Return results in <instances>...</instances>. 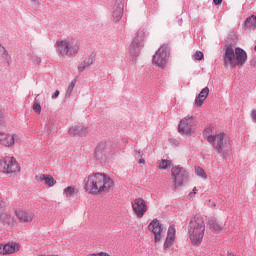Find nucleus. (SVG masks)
Segmentation results:
<instances>
[{
    "mask_svg": "<svg viewBox=\"0 0 256 256\" xmlns=\"http://www.w3.org/2000/svg\"><path fill=\"white\" fill-rule=\"evenodd\" d=\"M109 155H111V146L107 142H100L94 152V158L99 163H105L107 159H109Z\"/></svg>",
    "mask_w": 256,
    "mask_h": 256,
    "instance_id": "9b49d317",
    "label": "nucleus"
},
{
    "mask_svg": "<svg viewBox=\"0 0 256 256\" xmlns=\"http://www.w3.org/2000/svg\"><path fill=\"white\" fill-rule=\"evenodd\" d=\"M0 55L2 56L3 59H7V57H9V53L7 52L5 47H3L1 44H0Z\"/></svg>",
    "mask_w": 256,
    "mask_h": 256,
    "instance_id": "2f4dec72",
    "label": "nucleus"
},
{
    "mask_svg": "<svg viewBox=\"0 0 256 256\" xmlns=\"http://www.w3.org/2000/svg\"><path fill=\"white\" fill-rule=\"evenodd\" d=\"M38 181L44 182V185L46 187H55V184L57 183V180L53 178V176L48 174H42L38 177Z\"/></svg>",
    "mask_w": 256,
    "mask_h": 256,
    "instance_id": "412c9836",
    "label": "nucleus"
},
{
    "mask_svg": "<svg viewBox=\"0 0 256 256\" xmlns=\"http://www.w3.org/2000/svg\"><path fill=\"white\" fill-rule=\"evenodd\" d=\"M245 27L247 29H255L256 28V16L252 15L248 17L245 21Z\"/></svg>",
    "mask_w": 256,
    "mask_h": 256,
    "instance_id": "bb28decb",
    "label": "nucleus"
},
{
    "mask_svg": "<svg viewBox=\"0 0 256 256\" xmlns=\"http://www.w3.org/2000/svg\"><path fill=\"white\" fill-rule=\"evenodd\" d=\"M21 249V244L18 242H8L4 244L5 255H13Z\"/></svg>",
    "mask_w": 256,
    "mask_h": 256,
    "instance_id": "aec40b11",
    "label": "nucleus"
},
{
    "mask_svg": "<svg viewBox=\"0 0 256 256\" xmlns=\"http://www.w3.org/2000/svg\"><path fill=\"white\" fill-rule=\"evenodd\" d=\"M208 225L212 231H215V233H219V231H223V226L217 223L215 220H209Z\"/></svg>",
    "mask_w": 256,
    "mask_h": 256,
    "instance_id": "393cba45",
    "label": "nucleus"
},
{
    "mask_svg": "<svg viewBox=\"0 0 256 256\" xmlns=\"http://www.w3.org/2000/svg\"><path fill=\"white\" fill-rule=\"evenodd\" d=\"M188 237L193 245H201L205 237V219L201 215L191 218L188 225Z\"/></svg>",
    "mask_w": 256,
    "mask_h": 256,
    "instance_id": "20e7f679",
    "label": "nucleus"
},
{
    "mask_svg": "<svg viewBox=\"0 0 256 256\" xmlns=\"http://www.w3.org/2000/svg\"><path fill=\"white\" fill-rule=\"evenodd\" d=\"M215 206H216L215 199H210L208 201V207H215Z\"/></svg>",
    "mask_w": 256,
    "mask_h": 256,
    "instance_id": "c9c22d12",
    "label": "nucleus"
},
{
    "mask_svg": "<svg viewBox=\"0 0 256 256\" xmlns=\"http://www.w3.org/2000/svg\"><path fill=\"white\" fill-rule=\"evenodd\" d=\"M247 62V52L242 48H236L233 50L231 47H227L223 54L224 67H237L243 66Z\"/></svg>",
    "mask_w": 256,
    "mask_h": 256,
    "instance_id": "39448f33",
    "label": "nucleus"
},
{
    "mask_svg": "<svg viewBox=\"0 0 256 256\" xmlns=\"http://www.w3.org/2000/svg\"><path fill=\"white\" fill-rule=\"evenodd\" d=\"M214 5H221L223 3V0H213Z\"/></svg>",
    "mask_w": 256,
    "mask_h": 256,
    "instance_id": "58836bf2",
    "label": "nucleus"
},
{
    "mask_svg": "<svg viewBox=\"0 0 256 256\" xmlns=\"http://www.w3.org/2000/svg\"><path fill=\"white\" fill-rule=\"evenodd\" d=\"M196 131L197 120L195 117L188 115L179 121L178 133L182 135V137H191V135H195Z\"/></svg>",
    "mask_w": 256,
    "mask_h": 256,
    "instance_id": "423d86ee",
    "label": "nucleus"
},
{
    "mask_svg": "<svg viewBox=\"0 0 256 256\" xmlns=\"http://www.w3.org/2000/svg\"><path fill=\"white\" fill-rule=\"evenodd\" d=\"M197 195V187H194L192 191L188 194V199H193Z\"/></svg>",
    "mask_w": 256,
    "mask_h": 256,
    "instance_id": "72a5a7b5",
    "label": "nucleus"
},
{
    "mask_svg": "<svg viewBox=\"0 0 256 256\" xmlns=\"http://www.w3.org/2000/svg\"><path fill=\"white\" fill-rule=\"evenodd\" d=\"M0 224L4 227H8L9 229H13L17 224V220H15L13 215L7 212H0Z\"/></svg>",
    "mask_w": 256,
    "mask_h": 256,
    "instance_id": "dca6fc26",
    "label": "nucleus"
},
{
    "mask_svg": "<svg viewBox=\"0 0 256 256\" xmlns=\"http://www.w3.org/2000/svg\"><path fill=\"white\" fill-rule=\"evenodd\" d=\"M205 139L210 143L220 155H227L231 153V140L225 133L215 134V128L209 126L204 130L203 133Z\"/></svg>",
    "mask_w": 256,
    "mask_h": 256,
    "instance_id": "f03ea898",
    "label": "nucleus"
},
{
    "mask_svg": "<svg viewBox=\"0 0 256 256\" xmlns=\"http://www.w3.org/2000/svg\"><path fill=\"white\" fill-rule=\"evenodd\" d=\"M54 48L59 57H75L81 51V41L73 36L59 38Z\"/></svg>",
    "mask_w": 256,
    "mask_h": 256,
    "instance_id": "7ed1b4c3",
    "label": "nucleus"
},
{
    "mask_svg": "<svg viewBox=\"0 0 256 256\" xmlns=\"http://www.w3.org/2000/svg\"><path fill=\"white\" fill-rule=\"evenodd\" d=\"M123 17V4L118 3L113 6V11H112V20L114 23H118V21H121Z\"/></svg>",
    "mask_w": 256,
    "mask_h": 256,
    "instance_id": "6ab92c4d",
    "label": "nucleus"
},
{
    "mask_svg": "<svg viewBox=\"0 0 256 256\" xmlns=\"http://www.w3.org/2000/svg\"><path fill=\"white\" fill-rule=\"evenodd\" d=\"M9 207V200L0 196V210L5 211Z\"/></svg>",
    "mask_w": 256,
    "mask_h": 256,
    "instance_id": "c756f323",
    "label": "nucleus"
},
{
    "mask_svg": "<svg viewBox=\"0 0 256 256\" xmlns=\"http://www.w3.org/2000/svg\"><path fill=\"white\" fill-rule=\"evenodd\" d=\"M77 84V80H72L67 88L66 97H71L73 93V89H75V85Z\"/></svg>",
    "mask_w": 256,
    "mask_h": 256,
    "instance_id": "c85d7f7f",
    "label": "nucleus"
},
{
    "mask_svg": "<svg viewBox=\"0 0 256 256\" xmlns=\"http://www.w3.org/2000/svg\"><path fill=\"white\" fill-rule=\"evenodd\" d=\"M177 233V230L175 229V226H170L168 228L167 237L164 242V249H169L175 243V235Z\"/></svg>",
    "mask_w": 256,
    "mask_h": 256,
    "instance_id": "a211bd4d",
    "label": "nucleus"
},
{
    "mask_svg": "<svg viewBox=\"0 0 256 256\" xmlns=\"http://www.w3.org/2000/svg\"><path fill=\"white\" fill-rule=\"evenodd\" d=\"M143 41H145V33L141 32L137 34L130 44V53L133 55L143 47Z\"/></svg>",
    "mask_w": 256,
    "mask_h": 256,
    "instance_id": "2eb2a0df",
    "label": "nucleus"
},
{
    "mask_svg": "<svg viewBox=\"0 0 256 256\" xmlns=\"http://www.w3.org/2000/svg\"><path fill=\"white\" fill-rule=\"evenodd\" d=\"M77 194V188L73 186H68L63 190V195L69 199V197H73V195Z\"/></svg>",
    "mask_w": 256,
    "mask_h": 256,
    "instance_id": "a878e982",
    "label": "nucleus"
},
{
    "mask_svg": "<svg viewBox=\"0 0 256 256\" xmlns=\"http://www.w3.org/2000/svg\"><path fill=\"white\" fill-rule=\"evenodd\" d=\"M138 163H139L140 165H145V159L140 158L139 161H138Z\"/></svg>",
    "mask_w": 256,
    "mask_h": 256,
    "instance_id": "ea45409f",
    "label": "nucleus"
},
{
    "mask_svg": "<svg viewBox=\"0 0 256 256\" xmlns=\"http://www.w3.org/2000/svg\"><path fill=\"white\" fill-rule=\"evenodd\" d=\"M203 52L201 51H196L195 54L192 56V58L194 59V61H201L203 60Z\"/></svg>",
    "mask_w": 256,
    "mask_h": 256,
    "instance_id": "7c9ffc66",
    "label": "nucleus"
},
{
    "mask_svg": "<svg viewBox=\"0 0 256 256\" xmlns=\"http://www.w3.org/2000/svg\"><path fill=\"white\" fill-rule=\"evenodd\" d=\"M93 63V57L89 56L85 58L79 65H78V71L79 73H83L85 69H89V66Z\"/></svg>",
    "mask_w": 256,
    "mask_h": 256,
    "instance_id": "5701e85b",
    "label": "nucleus"
},
{
    "mask_svg": "<svg viewBox=\"0 0 256 256\" xmlns=\"http://www.w3.org/2000/svg\"><path fill=\"white\" fill-rule=\"evenodd\" d=\"M148 230L154 235L155 243H159L161 239H163V235H165V230L163 229V225L161 222L155 218L153 219L149 225Z\"/></svg>",
    "mask_w": 256,
    "mask_h": 256,
    "instance_id": "ddd939ff",
    "label": "nucleus"
},
{
    "mask_svg": "<svg viewBox=\"0 0 256 256\" xmlns=\"http://www.w3.org/2000/svg\"><path fill=\"white\" fill-rule=\"evenodd\" d=\"M207 97H209V87L203 88L201 92L198 94V96H196L194 102L195 107H197V109H201Z\"/></svg>",
    "mask_w": 256,
    "mask_h": 256,
    "instance_id": "f3484780",
    "label": "nucleus"
},
{
    "mask_svg": "<svg viewBox=\"0 0 256 256\" xmlns=\"http://www.w3.org/2000/svg\"><path fill=\"white\" fill-rule=\"evenodd\" d=\"M171 177L174 189L183 187L189 181V172L181 166H174L171 168Z\"/></svg>",
    "mask_w": 256,
    "mask_h": 256,
    "instance_id": "6e6552de",
    "label": "nucleus"
},
{
    "mask_svg": "<svg viewBox=\"0 0 256 256\" xmlns=\"http://www.w3.org/2000/svg\"><path fill=\"white\" fill-rule=\"evenodd\" d=\"M167 63H169V46L162 45L153 55L152 65L164 69V67H167Z\"/></svg>",
    "mask_w": 256,
    "mask_h": 256,
    "instance_id": "1a4fd4ad",
    "label": "nucleus"
},
{
    "mask_svg": "<svg viewBox=\"0 0 256 256\" xmlns=\"http://www.w3.org/2000/svg\"><path fill=\"white\" fill-rule=\"evenodd\" d=\"M131 207L133 213L136 215L137 219H143L144 215L147 213V202L143 198H136L131 202Z\"/></svg>",
    "mask_w": 256,
    "mask_h": 256,
    "instance_id": "f8f14e48",
    "label": "nucleus"
},
{
    "mask_svg": "<svg viewBox=\"0 0 256 256\" xmlns=\"http://www.w3.org/2000/svg\"><path fill=\"white\" fill-rule=\"evenodd\" d=\"M115 182L111 177L105 173H91L83 180V189L87 195L97 197V195H103V193H109Z\"/></svg>",
    "mask_w": 256,
    "mask_h": 256,
    "instance_id": "f257e3e1",
    "label": "nucleus"
},
{
    "mask_svg": "<svg viewBox=\"0 0 256 256\" xmlns=\"http://www.w3.org/2000/svg\"><path fill=\"white\" fill-rule=\"evenodd\" d=\"M21 141V135L18 133H9L0 131V145L6 147L7 149H13L15 143Z\"/></svg>",
    "mask_w": 256,
    "mask_h": 256,
    "instance_id": "9d476101",
    "label": "nucleus"
},
{
    "mask_svg": "<svg viewBox=\"0 0 256 256\" xmlns=\"http://www.w3.org/2000/svg\"><path fill=\"white\" fill-rule=\"evenodd\" d=\"M33 110L35 111V113H37V115H41V104L37 102L34 103Z\"/></svg>",
    "mask_w": 256,
    "mask_h": 256,
    "instance_id": "473e14b6",
    "label": "nucleus"
},
{
    "mask_svg": "<svg viewBox=\"0 0 256 256\" xmlns=\"http://www.w3.org/2000/svg\"><path fill=\"white\" fill-rule=\"evenodd\" d=\"M21 172L19 162L13 156H5L0 158V173L4 175H15Z\"/></svg>",
    "mask_w": 256,
    "mask_h": 256,
    "instance_id": "0eeeda50",
    "label": "nucleus"
},
{
    "mask_svg": "<svg viewBox=\"0 0 256 256\" xmlns=\"http://www.w3.org/2000/svg\"><path fill=\"white\" fill-rule=\"evenodd\" d=\"M194 171L197 177H199L200 179H203L204 181L207 180V173L202 167L196 166Z\"/></svg>",
    "mask_w": 256,
    "mask_h": 256,
    "instance_id": "cd10ccee",
    "label": "nucleus"
},
{
    "mask_svg": "<svg viewBox=\"0 0 256 256\" xmlns=\"http://www.w3.org/2000/svg\"><path fill=\"white\" fill-rule=\"evenodd\" d=\"M0 255H5V244L0 243Z\"/></svg>",
    "mask_w": 256,
    "mask_h": 256,
    "instance_id": "e433bc0d",
    "label": "nucleus"
},
{
    "mask_svg": "<svg viewBox=\"0 0 256 256\" xmlns=\"http://www.w3.org/2000/svg\"><path fill=\"white\" fill-rule=\"evenodd\" d=\"M171 167H173V161L171 160L162 159L158 162V168L161 170L171 169Z\"/></svg>",
    "mask_w": 256,
    "mask_h": 256,
    "instance_id": "b1692460",
    "label": "nucleus"
},
{
    "mask_svg": "<svg viewBox=\"0 0 256 256\" xmlns=\"http://www.w3.org/2000/svg\"><path fill=\"white\" fill-rule=\"evenodd\" d=\"M0 119H3V112L0 110Z\"/></svg>",
    "mask_w": 256,
    "mask_h": 256,
    "instance_id": "a19ab883",
    "label": "nucleus"
},
{
    "mask_svg": "<svg viewBox=\"0 0 256 256\" xmlns=\"http://www.w3.org/2000/svg\"><path fill=\"white\" fill-rule=\"evenodd\" d=\"M14 214L20 223H33L35 219V213L33 211L23 208L15 209Z\"/></svg>",
    "mask_w": 256,
    "mask_h": 256,
    "instance_id": "4468645a",
    "label": "nucleus"
},
{
    "mask_svg": "<svg viewBox=\"0 0 256 256\" xmlns=\"http://www.w3.org/2000/svg\"><path fill=\"white\" fill-rule=\"evenodd\" d=\"M32 61H33V63H36V64L41 63V59L39 58V56H33Z\"/></svg>",
    "mask_w": 256,
    "mask_h": 256,
    "instance_id": "f704fd0d",
    "label": "nucleus"
},
{
    "mask_svg": "<svg viewBox=\"0 0 256 256\" xmlns=\"http://www.w3.org/2000/svg\"><path fill=\"white\" fill-rule=\"evenodd\" d=\"M88 129L85 126L75 125L70 127L69 135H87Z\"/></svg>",
    "mask_w": 256,
    "mask_h": 256,
    "instance_id": "4be33fe9",
    "label": "nucleus"
},
{
    "mask_svg": "<svg viewBox=\"0 0 256 256\" xmlns=\"http://www.w3.org/2000/svg\"><path fill=\"white\" fill-rule=\"evenodd\" d=\"M59 97V90H56L54 94L52 95V99H57Z\"/></svg>",
    "mask_w": 256,
    "mask_h": 256,
    "instance_id": "4c0bfd02",
    "label": "nucleus"
}]
</instances>
